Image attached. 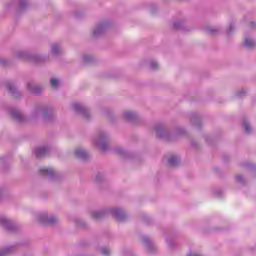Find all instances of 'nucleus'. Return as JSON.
Masks as SVG:
<instances>
[{"mask_svg": "<svg viewBox=\"0 0 256 256\" xmlns=\"http://www.w3.org/2000/svg\"><path fill=\"white\" fill-rule=\"evenodd\" d=\"M36 157H45L49 153V148L47 147H38L34 151Z\"/></svg>", "mask_w": 256, "mask_h": 256, "instance_id": "obj_17", "label": "nucleus"}, {"mask_svg": "<svg viewBox=\"0 0 256 256\" xmlns=\"http://www.w3.org/2000/svg\"><path fill=\"white\" fill-rule=\"evenodd\" d=\"M115 152L118 153V155H125V149H123L122 147L116 148Z\"/></svg>", "mask_w": 256, "mask_h": 256, "instance_id": "obj_29", "label": "nucleus"}, {"mask_svg": "<svg viewBox=\"0 0 256 256\" xmlns=\"http://www.w3.org/2000/svg\"><path fill=\"white\" fill-rule=\"evenodd\" d=\"M238 97H243V95H245V92L242 90L241 92H238Z\"/></svg>", "mask_w": 256, "mask_h": 256, "instance_id": "obj_34", "label": "nucleus"}, {"mask_svg": "<svg viewBox=\"0 0 256 256\" xmlns=\"http://www.w3.org/2000/svg\"><path fill=\"white\" fill-rule=\"evenodd\" d=\"M10 115L13 117V119L18 121V123H25V116L17 108H11Z\"/></svg>", "mask_w": 256, "mask_h": 256, "instance_id": "obj_8", "label": "nucleus"}, {"mask_svg": "<svg viewBox=\"0 0 256 256\" xmlns=\"http://www.w3.org/2000/svg\"><path fill=\"white\" fill-rule=\"evenodd\" d=\"M50 85L53 89H58L59 85H61V81L59 79L52 78L50 80Z\"/></svg>", "mask_w": 256, "mask_h": 256, "instance_id": "obj_22", "label": "nucleus"}, {"mask_svg": "<svg viewBox=\"0 0 256 256\" xmlns=\"http://www.w3.org/2000/svg\"><path fill=\"white\" fill-rule=\"evenodd\" d=\"M40 223L44 225H55L57 223V216H48L47 213H44L39 216Z\"/></svg>", "mask_w": 256, "mask_h": 256, "instance_id": "obj_5", "label": "nucleus"}, {"mask_svg": "<svg viewBox=\"0 0 256 256\" xmlns=\"http://www.w3.org/2000/svg\"><path fill=\"white\" fill-rule=\"evenodd\" d=\"M91 61V56H84V62L89 63Z\"/></svg>", "mask_w": 256, "mask_h": 256, "instance_id": "obj_32", "label": "nucleus"}, {"mask_svg": "<svg viewBox=\"0 0 256 256\" xmlns=\"http://www.w3.org/2000/svg\"><path fill=\"white\" fill-rule=\"evenodd\" d=\"M142 242L144 243L148 253H155V251H157V246H155L153 241H151V238L148 236H143Z\"/></svg>", "mask_w": 256, "mask_h": 256, "instance_id": "obj_7", "label": "nucleus"}, {"mask_svg": "<svg viewBox=\"0 0 256 256\" xmlns=\"http://www.w3.org/2000/svg\"><path fill=\"white\" fill-rule=\"evenodd\" d=\"M107 215H112L113 217H116L118 221H125L127 217L125 211H123V209L121 208H105L102 210L92 211L91 213L92 219H95L96 221L107 217Z\"/></svg>", "mask_w": 256, "mask_h": 256, "instance_id": "obj_1", "label": "nucleus"}, {"mask_svg": "<svg viewBox=\"0 0 256 256\" xmlns=\"http://www.w3.org/2000/svg\"><path fill=\"white\" fill-rule=\"evenodd\" d=\"M101 253L104 256H109V255H111V250L107 247H103V248H101Z\"/></svg>", "mask_w": 256, "mask_h": 256, "instance_id": "obj_26", "label": "nucleus"}, {"mask_svg": "<svg viewBox=\"0 0 256 256\" xmlns=\"http://www.w3.org/2000/svg\"><path fill=\"white\" fill-rule=\"evenodd\" d=\"M244 47H246V49H253V48H255L256 47L255 40L251 36H246L244 38Z\"/></svg>", "mask_w": 256, "mask_h": 256, "instance_id": "obj_16", "label": "nucleus"}, {"mask_svg": "<svg viewBox=\"0 0 256 256\" xmlns=\"http://www.w3.org/2000/svg\"><path fill=\"white\" fill-rule=\"evenodd\" d=\"M37 113H42L43 118L46 119L47 121H50V119H53V116H54L52 109L40 108L37 110Z\"/></svg>", "mask_w": 256, "mask_h": 256, "instance_id": "obj_12", "label": "nucleus"}, {"mask_svg": "<svg viewBox=\"0 0 256 256\" xmlns=\"http://www.w3.org/2000/svg\"><path fill=\"white\" fill-rule=\"evenodd\" d=\"M75 156L78 159H81L82 161H85V159L89 158V152L85 151L83 148H77L75 150Z\"/></svg>", "mask_w": 256, "mask_h": 256, "instance_id": "obj_13", "label": "nucleus"}, {"mask_svg": "<svg viewBox=\"0 0 256 256\" xmlns=\"http://www.w3.org/2000/svg\"><path fill=\"white\" fill-rule=\"evenodd\" d=\"M175 29H183V23L181 21L174 22Z\"/></svg>", "mask_w": 256, "mask_h": 256, "instance_id": "obj_28", "label": "nucleus"}, {"mask_svg": "<svg viewBox=\"0 0 256 256\" xmlns=\"http://www.w3.org/2000/svg\"><path fill=\"white\" fill-rule=\"evenodd\" d=\"M167 243H168L169 246H171V241L168 240Z\"/></svg>", "mask_w": 256, "mask_h": 256, "instance_id": "obj_35", "label": "nucleus"}, {"mask_svg": "<svg viewBox=\"0 0 256 256\" xmlns=\"http://www.w3.org/2000/svg\"><path fill=\"white\" fill-rule=\"evenodd\" d=\"M155 131H156L157 137H160V139H170L169 132H167L163 124H157L155 126Z\"/></svg>", "mask_w": 256, "mask_h": 256, "instance_id": "obj_6", "label": "nucleus"}, {"mask_svg": "<svg viewBox=\"0 0 256 256\" xmlns=\"http://www.w3.org/2000/svg\"><path fill=\"white\" fill-rule=\"evenodd\" d=\"M93 143L101 151H107L109 149V135L106 132H101L94 138Z\"/></svg>", "mask_w": 256, "mask_h": 256, "instance_id": "obj_3", "label": "nucleus"}, {"mask_svg": "<svg viewBox=\"0 0 256 256\" xmlns=\"http://www.w3.org/2000/svg\"><path fill=\"white\" fill-rule=\"evenodd\" d=\"M72 109H73V111H75V113L82 115V117H84V119H89V117H90L89 109H87V107L83 106V104L74 102V103H72Z\"/></svg>", "mask_w": 256, "mask_h": 256, "instance_id": "obj_4", "label": "nucleus"}, {"mask_svg": "<svg viewBox=\"0 0 256 256\" xmlns=\"http://www.w3.org/2000/svg\"><path fill=\"white\" fill-rule=\"evenodd\" d=\"M207 33H210V35H215L217 33V29L214 27H208L206 28Z\"/></svg>", "mask_w": 256, "mask_h": 256, "instance_id": "obj_27", "label": "nucleus"}, {"mask_svg": "<svg viewBox=\"0 0 256 256\" xmlns=\"http://www.w3.org/2000/svg\"><path fill=\"white\" fill-rule=\"evenodd\" d=\"M61 53H63V49H61V46L59 44H53L51 46L52 55H61Z\"/></svg>", "mask_w": 256, "mask_h": 256, "instance_id": "obj_19", "label": "nucleus"}, {"mask_svg": "<svg viewBox=\"0 0 256 256\" xmlns=\"http://www.w3.org/2000/svg\"><path fill=\"white\" fill-rule=\"evenodd\" d=\"M236 180L238 181V183H243L244 178L242 175H238V176H236Z\"/></svg>", "mask_w": 256, "mask_h": 256, "instance_id": "obj_31", "label": "nucleus"}, {"mask_svg": "<svg viewBox=\"0 0 256 256\" xmlns=\"http://www.w3.org/2000/svg\"><path fill=\"white\" fill-rule=\"evenodd\" d=\"M6 89L9 91V93H11L13 97H19L21 95V93L17 91V88L15 87V84H13V82H7Z\"/></svg>", "mask_w": 256, "mask_h": 256, "instance_id": "obj_14", "label": "nucleus"}, {"mask_svg": "<svg viewBox=\"0 0 256 256\" xmlns=\"http://www.w3.org/2000/svg\"><path fill=\"white\" fill-rule=\"evenodd\" d=\"M0 225L1 227H4V229H7L8 231H14L15 229V224L11 222V220L3 216L0 217Z\"/></svg>", "mask_w": 256, "mask_h": 256, "instance_id": "obj_10", "label": "nucleus"}, {"mask_svg": "<svg viewBox=\"0 0 256 256\" xmlns=\"http://www.w3.org/2000/svg\"><path fill=\"white\" fill-rule=\"evenodd\" d=\"M124 119H126V121H135V119H137V113L132 112V111H126L123 114Z\"/></svg>", "mask_w": 256, "mask_h": 256, "instance_id": "obj_18", "label": "nucleus"}, {"mask_svg": "<svg viewBox=\"0 0 256 256\" xmlns=\"http://www.w3.org/2000/svg\"><path fill=\"white\" fill-rule=\"evenodd\" d=\"M180 159L178 158V156H170L168 159V165H170V167H177V165H179Z\"/></svg>", "mask_w": 256, "mask_h": 256, "instance_id": "obj_20", "label": "nucleus"}, {"mask_svg": "<svg viewBox=\"0 0 256 256\" xmlns=\"http://www.w3.org/2000/svg\"><path fill=\"white\" fill-rule=\"evenodd\" d=\"M14 248L12 246H8L0 251V256H7L10 253H13Z\"/></svg>", "mask_w": 256, "mask_h": 256, "instance_id": "obj_21", "label": "nucleus"}, {"mask_svg": "<svg viewBox=\"0 0 256 256\" xmlns=\"http://www.w3.org/2000/svg\"><path fill=\"white\" fill-rule=\"evenodd\" d=\"M251 25H252V27H255L256 24L252 22Z\"/></svg>", "mask_w": 256, "mask_h": 256, "instance_id": "obj_36", "label": "nucleus"}, {"mask_svg": "<svg viewBox=\"0 0 256 256\" xmlns=\"http://www.w3.org/2000/svg\"><path fill=\"white\" fill-rule=\"evenodd\" d=\"M243 127H244L246 133H251L252 128H251V125H249V122L244 121V122H243Z\"/></svg>", "mask_w": 256, "mask_h": 256, "instance_id": "obj_24", "label": "nucleus"}, {"mask_svg": "<svg viewBox=\"0 0 256 256\" xmlns=\"http://www.w3.org/2000/svg\"><path fill=\"white\" fill-rule=\"evenodd\" d=\"M149 67H150V69H152V71H155V70L159 69V64L155 61H151L149 63Z\"/></svg>", "mask_w": 256, "mask_h": 256, "instance_id": "obj_23", "label": "nucleus"}, {"mask_svg": "<svg viewBox=\"0 0 256 256\" xmlns=\"http://www.w3.org/2000/svg\"><path fill=\"white\" fill-rule=\"evenodd\" d=\"M234 29H235V25L230 24L228 34L231 33V31H233Z\"/></svg>", "mask_w": 256, "mask_h": 256, "instance_id": "obj_33", "label": "nucleus"}, {"mask_svg": "<svg viewBox=\"0 0 256 256\" xmlns=\"http://www.w3.org/2000/svg\"><path fill=\"white\" fill-rule=\"evenodd\" d=\"M27 89L33 95H41V92L43 91V88H41V86L35 84V82H28Z\"/></svg>", "mask_w": 256, "mask_h": 256, "instance_id": "obj_9", "label": "nucleus"}, {"mask_svg": "<svg viewBox=\"0 0 256 256\" xmlns=\"http://www.w3.org/2000/svg\"><path fill=\"white\" fill-rule=\"evenodd\" d=\"M17 59H24L25 61H32L33 63H45L47 57L35 54H29L25 50H20L16 52Z\"/></svg>", "mask_w": 256, "mask_h": 256, "instance_id": "obj_2", "label": "nucleus"}, {"mask_svg": "<svg viewBox=\"0 0 256 256\" xmlns=\"http://www.w3.org/2000/svg\"><path fill=\"white\" fill-rule=\"evenodd\" d=\"M39 172L43 177H55V170L53 168H41Z\"/></svg>", "mask_w": 256, "mask_h": 256, "instance_id": "obj_15", "label": "nucleus"}, {"mask_svg": "<svg viewBox=\"0 0 256 256\" xmlns=\"http://www.w3.org/2000/svg\"><path fill=\"white\" fill-rule=\"evenodd\" d=\"M107 29V24L102 23L95 27L93 31L94 37H99L105 33V30Z\"/></svg>", "mask_w": 256, "mask_h": 256, "instance_id": "obj_11", "label": "nucleus"}, {"mask_svg": "<svg viewBox=\"0 0 256 256\" xmlns=\"http://www.w3.org/2000/svg\"><path fill=\"white\" fill-rule=\"evenodd\" d=\"M183 132V130H180V132H178V133H182Z\"/></svg>", "mask_w": 256, "mask_h": 256, "instance_id": "obj_37", "label": "nucleus"}, {"mask_svg": "<svg viewBox=\"0 0 256 256\" xmlns=\"http://www.w3.org/2000/svg\"><path fill=\"white\" fill-rule=\"evenodd\" d=\"M190 121L193 125H201V120L197 116L192 117Z\"/></svg>", "mask_w": 256, "mask_h": 256, "instance_id": "obj_25", "label": "nucleus"}, {"mask_svg": "<svg viewBox=\"0 0 256 256\" xmlns=\"http://www.w3.org/2000/svg\"><path fill=\"white\" fill-rule=\"evenodd\" d=\"M20 7L25 9V7H27V0H20Z\"/></svg>", "mask_w": 256, "mask_h": 256, "instance_id": "obj_30", "label": "nucleus"}]
</instances>
